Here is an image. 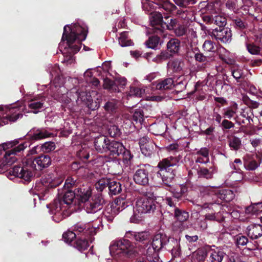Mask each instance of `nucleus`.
Returning <instances> with one entry per match:
<instances>
[{
  "mask_svg": "<svg viewBox=\"0 0 262 262\" xmlns=\"http://www.w3.org/2000/svg\"><path fill=\"white\" fill-rule=\"evenodd\" d=\"M179 161L177 157L172 156L162 159L157 165L159 170L157 172V175L161 177L163 184L167 187L166 189L172 193L171 197L180 201L187 192L188 187L183 184L176 188L172 187L177 173Z\"/></svg>",
  "mask_w": 262,
  "mask_h": 262,
  "instance_id": "1",
  "label": "nucleus"
},
{
  "mask_svg": "<svg viewBox=\"0 0 262 262\" xmlns=\"http://www.w3.org/2000/svg\"><path fill=\"white\" fill-rule=\"evenodd\" d=\"M117 210L122 211L126 209L133 211V214L130 218L132 223L138 224L142 220L143 215L147 213L154 212L157 207V202L153 193H149L144 197L138 199L136 203V206L126 205V202L122 200H116Z\"/></svg>",
  "mask_w": 262,
  "mask_h": 262,
  "instance_id": "2",
  "label": "nucleus"
},
{
  "mask_svg": "<svg viewBox=\"0 0 262 262\" xmlns=\"http://www.w3.org/2000/svg\"><path fill=\"white\" fill-rule=\"evenodd\" d=\"M24 162L26 164L24 166H14L10 168L9 174L29 182L33 177V170H41L48 167L51 164L52 160L49 155L41 154L33 159L28 158Z\"/></svg>",
  "mask_w": 262,
  "mask_h": 262,
  "instance_id": "3",
  "label": "nucleus"
},
{
  "mask_svg": "<svg viewBox=\"0 0 262 262\" xmlns=\"http://www.w3.org/2000/svg\"><path fill=\"white\" fill-rule=\"evenodd\" d=\"M88 31L78 24H74L73 27L65 26L61 38L62 41H67L68 46V55L66 58L67 61L73 59V55L80 49L82 41L86 37Z\"/></svg>",
  "mask_w": 262,
  "mask_h": 262,
  "instance_id": "4",
  "label": "nucleus"
},
{
  "mask_svg": "<svg viewBox=\"0 0 262 262\" xmlns=\"http://www.w3.org/2000/svg\"><path fill=\"white\" fill-rule=\"evenodd\" d=\"M58 195L61 199L55 201L52 204L47 205L50 208V213L54 214L52 216L53 220L56 223H59L71 214V211L69 210L77 197L76 192L73 190L62 191L59 189H58Z\"/></svg>",
  "mask_w": 262,
  "mask_h": 262,
  "instance_id": "5",
  "label": "nucleus"
},
{
  "mask_svg": "<svg viewBox=\"0 0 262 262\" xmlns=\"http://www.w3.org/2000/svg\"><path fill=\"white\" fill-rule=\"evenodd\" d=\"M200 191L206 201L202 205L203 209H210L213 204L220 205L223 201L229 202L235 197L234 192L228 189H217L210 187H201Z\"/></svg>",
  "mask_w": 262,
  "mask_h": 262,
  "instance_id": "6",
  "label": "nucleus"
},
{
  "mask_svg": "<svg viewBox=\"0 0 262 262\" xmlns=\"http://www.w3.org/2000/svg\"><path fill=\"white\" fill-rule=\"evenodd\" d=\"M28 143H19L18 140H14L3 144L5 151L4 156L0 161V173L7 170L8 166L11 165L17 160V156H20L27 147Z\"/></svg>",
  "mask_w": 262,
  "mask_h": 262,
  "instance_id": "7",
  "label": "nucleus"
},
{
  "mask_svg": "<svg viewBox=\"0 0 262 262\" xmlns=\"http://www.w3.org/2000/svg\"><path fill=\"white\" fill-rule=\"evenodd\" d=\"M110 250L122 257L123 259L132 258L138 254L135 246L125 237L114 241L110 246Z\"/></svg>",
  "mask_w": 262,
  "mask_h": 262,
  "instance_id": "8",
  "label": "nucleus"
},
{
  "mask_svg": "<svg viewBox=\"0 0 262 262\" xmlns=\"http://www.w3.org/2000/svg\"><path fill=\"white\" fill-rule=\"evenodd\" d=\"M4 110L0 107V125L3 126L9 122H15L19 117H22L23 115L21 113L20 107H11L7 108L5 113L4 114Z\"/></svg>",
  "mask_w": 262,
  "mask_h": 262,
  "instance_id": "9",
  "label": "nucleus"
},
{
  "mask_svg": "<svg viewBox=\"0 0 262 262\" xmlns=\"http://www.w3.org/2000/svg\"><path fill=\"white\" fill-rule=\"evenodd\" d=\"M149 165H138L133 176V180L136 184L145 186L149 184Z\"/></svg>",
  "mask_w": 262,
  "mask_h": 262,
  "instance_id": "10",
  "label": "nucleus"
},
{
  "mask_svg": "<svg viewBox=\"0 0 262 262\" xmlns=\"http://www.w3.org/2000/svg\"><path fill=\"white\" fill-rule=\"evenodd\" d=\"M104 203V200L101 194L98 193L93 195L91 199L86 201L81 207L88 213H94L100 210L102 208V205Z\"/></svg>",
  "mask_w": 262,
  "mask_h": 262,
  "instance_id": "11",
  "label": "nucleus"
},
{
  "mask_svg": "<svg viewBox=\"0 0 262 262\" xmlns=\"http://www.w3.org/2000/svg\"><path fill=\"white\" fill-rule=\"evenodd\" d=\"M53 133L49 132L46 128H33L31 129L26 135V138L30 142V143L27 142L23 143H28V146H30L31 143L35 141L46 139L47 138L53 137Z\"/></svg>",
  "mask_w": 262,
  "mask_h": 262,
  "instance_id": "12",
  "label": "nucleus"
},
{
  "mask_svg": "<svg viewBox=\"0 0 262 262\" xmlns=\"http://www.w3.org/2000/svg\"><path fill=\"white\" fill-rule=\"evenodd\" d=\"M166 240V235L163 233H158L154 235L151 243L152 248L149 247L147 249V254L151 255L153 253L157 254L164 249V245Z\"/></svg>",
  "mask_w": 262,
  "mask_h": 262,
  "instance_id": "13",
  "label": "nucleus"
},
{
  "mask_svg": "<svg viewBox=\"0 0 262 262\" xmlns=\"http://www.w3.org/2000/svg\"><path fill=\"white\" fill-rule=\"evenodd\" d=\"M210 35L218 41L226 43L231 41L232 34L229 28L221 27L213 29Z\"/></svg>",
  "mask_w": 262,
  "mask_h": 262,
  "instance_id": "14",
  "label": "nucleus"
},
{
  "mask_svg": "<svg viewBox=\"0 0 262 262\" xmlns=\"http://www.w3.org/2000/svg\"><path fill=\"white\" fill-rule=\"evenodd\" d=\"M78 98L92 111L96 110L100 107V99L98 98L93 99L90 93L86 92H80L78 95Z\"/></svg>",
  "mask_w": 262,
  "mask_h": 262,
  "instance_id": "15",
  "label": "nucleus"
},
{
  "mask_svg": "<svg viewBox=\"0 0 262 262\" xmlns=\"http://www.w3.org/2000/svg\"><path fill=\"white\" fill-rule=\"evenodd\" d=\"M124 237L135 241L137 243L146 244L149 242L150 234L148 231L135 232L128 231L125 233Z\"/></svg>",
  "mask_w": 262,
  "mask_h": 262,
  "instance_id": "16",
  "label": "nucleus"
},
{
  "mask_svg": "<svg viewBox=\"0 0 262 262\" xmlns=\"http://www.w3.org/2000/svg\"><path fill=\"white\" fill-rule=\"evenodd\" d=\"M63 180L59 177H53L52 174L45 175L42 177L41 182L45 187V191L47 193L50 189L54 188L58 186Z\"/></svg>",
  "mask_w": 262,
  "mask_h": 262,
  "instance_id": "17",
  "label": "nucleus"
},
{
  "mask_svg": "<svg viewBox=\"0 0 262 262\" xmlns=\"http://www.w3.org/2000/svg\"><path fill=\"white\" fill-rule=\"evenodd\" d=\"M163 17L160 12H155L152 13L150 23L154 27V32L159 35H162L163 33L164 23Z\"/></svg>",
  "mask_w": 262,
  "mask_h": 262,
  "instance_id": "18",
  "label": "nucleus"
},
{
  "mask_svg": "<svg viewBox=\"0 0 262 262\" xmlns=\"http://www.w3.org/2000/svg\"><path fill=\"white\" fill-rule=\"evenodd\" d=\"M94 230L91 227L90 224H83L80 223H78L72 227V230L76 233L77 237H89Z\"/></svg>",
  "mask_w": 262,
  "mask_h": 262,
  "instance_id": "19",
  "label": "nucleus"
},
{
  "mask_svg": "<svg viewBox=\"0 0 262 262\" xmlns=\"http://www.w3.org/2000/svg\"><path fill=\"white\" fill-rule=\"evenodd\" d=\"M124 146L123 144L114 140H110L107 148V152L113 158H117L120 156Z\"/></svg>",
  "mask_w": 262,
  "mask_h": 262,
  "instance_id": "20",
  "label": "nucleus"
},
{
  "mask_svg": "<svg viewBox=\"0 0 262 262\" xmlns=\"http://www.w3.org/2000/svg\"><path fill=\"white\" fill-rule=\"evenodd\" d=\"M46 100V97L43 95L35 96L29 101L28 107L33 110V113L36 114L39 112V110L43 108Z\"/></svg>",
  "mask_w": 262,
  "mask_h": 262,
  "instance_id": "21",
  "label": "nucleus"
},
{
  "mask_svg": "<svg viewBox=\"0 0 262 262\" xmlns=\"http://www.w3.org/2000/svg\"><path fill=\"white\" fill-rule=\"evenodd\" d=\"M76 196L78 200L79 205L82 206L86 201L93 196L92 189L89 187H81L77 189Z\"/></svg>",
  "mask_w": 262,
  "mask_h": 262,
  "instance_id": "22",
  "label": "nucleus"
},
{
  "mask_svg": "<svg viewBox=\"0 0 262 262\" xmlns=\"http://www.w3.org/2000/svg\"><path fill=\"white\" fill-rule=\"evenodd\" d=\"M110 140L104 135L96 137L94 140V146L96 150L100 153L107 152V148Z\"/></svg>",
  "mask_w": 262,
  "mask_h": 262,
  "instance_id": "23",
  "label": "nucleus"
},
{
  "mask_svg": "<svg viewBox=\"0 0 262 262\" xmlns=\"http://www.w3.org/2000/svg\"><path fill=\"white\" fill-rule=\"evenodd\" d=\"M206 249L208 250L207 256L209 262H222L226 255L223 251L218 248L212 249L209 246H207Z\"/></svg>",
  "mask_w": 262,
  "mask_h": 262,
  "instance_id": "24",
  "label": "nucleus"
},
{
  "mask_svg": "<svg viewBox=\"0 0 262 262\" xmlns=\"http://www.w3.org/2000/svg\"><path fill=\"white\" fill-rule=\"evenodd\" d=\"M260 162L261 160L257 155L247 156L244 159V166L248 170H255L260 165Z\"/></svg>",
  "mask_w": 262,
  "mask_h": 262,
  "instance_id": "25",
  "label": "nucleus"
},
{
  "mask_svg": "<svg viewBox=\"0 0 262 262\" xmlns=\"http://www.w3.org/2000/svg\"><path fill=\"white\" fill-rule=\"evenodd\" d=\"M247 234L252 239H256L262 236V225L251 224L247 228Z\"/></svg>",
  "mask_w": 262,
  "mask_h": 262,
  "instance_id": "26",
  "label": "nucleus"
},
{
  "mask_svg": "<svg viewBox=\"0 0 262 262\" xmlns=\"http://www.w3.org/2000/svg\"><path fill=\"white\" fill-rule=\"evenodd\" d=\"M119 101L115 99H110L105 102L103 107L107 114L115 115L119 110Z\"/></svg>",
  "mask_w": 262,
  "mask_h": 262,
  "instance_id": "27",
  "label": "nucleus"
},
{
  "mask_svg": "<svg viewBox=\"0 0 262 262\" xmlns=\"http://www.w3.org/2000/svg\"><path fill=\"white\" fill-rule=\"evenodd\" d=\"M208 251L206 246L199 248L192 253L191 255V261L205 262L208 255Z\"/></svg>",
  "mask_w": 262,
  "mask_h": 262,
  "instance_id": "28",
  "label": "nucleus"
},
{
  "mask_svg": "<svg viewBox=\"0 0 262 262\" xmlns=\"http://www.w3.org/2000/svg\"><path fill=\"white\" fill-rule=\"evenodd\" d=\"M214 170L215 168L213 166L207 168L199 166L196 169L198 177V178H203L207 180L212 179L213 178Z\"/></svg>",
  "mask_w": 262,
  "mask_h": 262,
  "instance_id": "29",
  "label": "nucleus"
},
{
  "mask_svg": "<svg viewBox=\"0 0 262 262\" xmlns=\"http://www.w3.org/2000/svg\"><path fill=\"white\" fill-rule=\"evenodd\" d=\"M232 25L237 30L244 32L248 27V23L246 19L237 16H233L231 18Z\"/></svg>",
  "mask_w": 262,
  "mask_h": 262,
  "instance_id": "30",
  "label": "nucleus"
},
{
  "mask_svg": "<svg viewBox=\"0 0 262 262\" xmlns=\"http://www.w3.org/2000/svg\"><path fill=\"white\" fill-rule=\"evenodd\" d=\"M181 41L179 39L172 38H171L167 43L166 49L171 55L177 54L180 50Z\"/></svg>",
  "mask_w": 262,
  "mask_h": 262,
  "instance_id": "31",
  "label": "nucleus"
},
{
  "mask_svg": "<svg viewBox=\"0 0 262 262\" xmlns=\"http://www.w3.org/2000/svg\"><path fill=\"white\" fill-rule=\"evenodd\" d=\"M88 237H77L76 240L73 242L72 245L80 252L86 250L89 246V242L87 239Z\"/></svg>",
  "mask_w": 262,
  "mask_h": 262,
  "instance_id": "32",
  "label": "nucleus"
},
{
  "mask_svg": "<svg viewBox=\"0 0 262 262\" xmlns=\"http://www.w3.org/2000/svg\"><path fill=\"white\" fill-rule=\"evenodd\" d=\"M193 53L196 61L202 63L205 65L213 60L212 56L204 55V54L200 51L198 48H195Z\"/></svg>",
  "mask_w": 262,
  "mask_h": 262,
  "instance_id": "33",
  "label": "nucleus"
},
{
  "mask_svg": "<svg viewBox=\"0 0 262 262\" xmlns=\"http://www.w3.org/2000/svg\"><path fill=\"white\" fill-rule=\"evenodd\" d=\"M174 86V81L172 78L160 80L156 85V89L159 90H171Z\"/></svg>",
  "mask_w": 262,
  "mask_h": 262,
  "instance_id": "34",
  "label": "nucleus"
},
{
  "mask_svg": "<svg viewBox=\"0 0 262 262\" xmlns=\"http://www.w3.org/2000/svg\"><path fill=\"white\" fill-rule=\"evenodd\" d=\"M173 216L180 224L187 221L189 217V214L185 210L176 208L175 210L173 211Z\"/></svg>",
  "mask_w": 262,
  "mask_h": 262,
  "instance_id": "35",
  "label": "nucleus"
},
{
  "mask_svg": "<svg viewBox=\"0 0 262 262\" xmlns=\"http://www.w3.org/2000/svg\"><path fill=\"white\" fill-rule=\"evenodd\" d=\"M133 115L131 116V119L133 123L142 124L144 121V108L139 107V108L135 109L133 112Z\"/></svg>",
  "mask_w": 262,
  "mask_h": 262,
  "instance_id": "36",
  "label": "nucleus"
},
{
  "mask_svg": "<svg viewBox=\"0 0 262 262\" xmlns=\"http://www.w3.org/2000/svg\"><path fill=\"white\" fill-rule=\"evenodd\" d=\"M237 109V104L233 102L231 106L223 108V117L227 119H231L236 114Z\"/></svg>",
  "mask_w": 262,
  "mask_h": 262,
  "instance_id": "37",
  "label": "nucleus"
},
{
  "mask_svg": "<svg viewBox=\"0 0 262 262\" xmlns=\"http://www.w3.org/2000/svg\"><path fill=\"white\" fill-rule=\"evenodd\" d=\"M229 146L232 150H238L242 146V141L240 138L235 136H227Z\"/></svg>",
  "mask_w": 262,
  "mask_h": 262,
  "instance_id": "38",
  "label": "nucleus"
},
{
  "mask_svg": "<svg viewBox=\"0 0 262 262\" xmlns=\"http://www.w3.org/2000/svg\"><path fill=\"white\" fill-rule=\"evenodd\" d=\"M108 188L109 190V194L111 195L118 194L122 191V187L120 183L111 180Z\"/></svg>",
  "mask_w": 262,
  "mask_h": 262,
  "instance_id": "39",
  "label": "nucleus"
},
{
  "mask_svg": "<svg viewBox=\"0 0 262 262\" xmlns=\"http://www.w3.org/2000/svg\"><path fill=\"white\" fill-rule=\"evenodd\" d=\"M156 144L154 142H149L147 145L140 148L142 154L146 157L151 158L154 155Z\"/></svg>",
  "mask_w": 262,
  "mask_h": 262,
  "instance_id": "40",
  "label": "nucleus"
},
{
  "mask_svg": "<svg viewBox=\"0 0 262 262\" xmlns=\"http://www.w3.org/2000/svg\"><path fill=\"white\" fill-rule=\"evenodd\" d=\"M118 40L119 45L122 47L131 46L134 45L133 41L129 38L128 32L126 31L120 33Z\"/></svg>",
  "mask_w": 262,
  "mask_h": 262,
  "instance_id": "41",
  "label": "nucleus"
},
{
  "mask_svg": "<svg viewBox=\"0 0 262 262\" xmlns=\"http://www.w3.org/2000/svg\"><path fill=\"white\" fill-rule=\"evenodd\" d=\"M103 87L104 89L108 90L111 93H116L119 91L115 82L107 78L103 80Z\"/></svg>",
  "mask_w": 262,
  "mask_h": 262,
  "instance_id": "42",
  "label": "nucleus"
},
{
  "mask_svg": "<svg viewBox=\"0 0 262 262\" xmlns=\"http://www.w3.org/2000/svg\"><path fill=\"white\" fill-rule=\"evenodd\" d=\"M154 3L166 11H171L176 8V6L168 0H154Z\"/></svg>",
  "mask_w": 262,
  "mask_h": 262,
  "instance_id": "43",
  "label": "nucleus"
},
{
  "mask_svg": "<svg viewBox=\"0 0 262 262\" xmlns=\"http://www.w3.org/2000/svg\"><path fill=\"white\" fill-rule=\"evenodd\" d=\"M165 21L163 24L164 27H163V31L165 29L169 30H173L174 28L179 24L178 23V21L176 19L170 18L169 16H167L164 17Z\"/></svg>",
  "mask_w": 262,
  "mask_h": 262,
  "instance_id": "44",
  "label": "nucleus"
},
{
  "mask_svg": "<svg viewBox=\"0 0 262 262\" xmlns=\"http://www.w3.org/2000/svg\"><path fill=\"white\" fill-rule=\"evenodd\" d=\"M246 47L248 52L254 55H259L261 53V48L253 42H246Z\"/></svg>",
  "mask_w": 262,
  "mask_h": 262,
  "instance_id": "45",
  "label": "nucleus"
},
{
  "mask_svg": "<svg viewBox=\"0 0 262 262\" xmlns=\"http://www.w3.org/2000/svg\"><path fill=\"white\" fill-rule=\"evenodd\" d=\"M158 34L152 35L148 38L145 42L147 48L155 49L159 43L161 44L160 42V37L158 36Z\"/></svg>",
  "mask_w": 262,
  "mask_h": 262,
  "instance_id": "46",
  "label": "nucleus"
},
{
  "mask_svg": "<svg viewBox=\"0 0 262 262\" xmlns=\"http://www.w3.org/2000/svg\"><path fill=\"white\" fill-rule=\"evenodd\" d=\"M180 242V238L178 239L174 237H168L166 235V240L164 249L169 252L174 248V246H177Z\"/></svg>",
  "mask_w": 262,
  "mask_h": 262,
  "instance_id": "47",
  "label": "nucleus"
},
{
  "mask_svg": "<svg viewBox=\"0 0 262 262\" xmlns=\"http://www.w3.org/2000/svg\"><path fill=\"white\" fill-rule=\"evenodd\" d=\"M122 158L123 163L126 165H129L131 163V161L133 159L134 156L131 154L129 150L126 149L125 147L124 149L122 150L121 155Z\"/></svg>",
  "mask_w": 262,
  "mask_h": 262,
  "instance_id": "48",
  "label": "nucleus"
},
{
  "mask_svg": "<svg viewBox=\"0 0 262 262\" xmlns=\"http://www.w3.org/2000/svg\"><path fill=\"white\" fill-rule=\"evenodd\" d=\"M76 180L72 177H68L65 181L64 184L60 190H73V188L76 186Z\"/></svg>",
  "mask_w": 262,
  "mask_h": 262,
  "instance_id": "49",
  "label": "nucleus"
},
{
  "mask_svg": "<svg viewBox=\"0 0 262 262\" xmlns=\"http://www.w3.org/2000/svg\"><path fill=\"white\" fill-rule=\"evenodd\" d=\"M168 66L172 69L173 72H178L182 70L183 61L182 59L176 58L169 62Z\"/></svg>",
  "mask_w": 262,
  "mask_h": 262,
  "instance_id": "50",
  "label": "nucleus"
},
{
  "mask_svg": "<svg viewBox=\"0 0 262 262\" xmlns=\"http://www.w3.org/2000/svg\"><path fill=\"white\" fill-rule=\"evenodd\" d=\"M62 238L64 242L72 245L73 244L72 243H73V239H75L76 240L77 238L76 233H75L73 230H68L63 233Z\"/></svg>",
  "mask_w": 262,
  "mask_h": 262,
  "instance_id": "51",
  "label": "nucleus"
},
{
  "mask_svg": "<svg viewBox=\"0 0 262 262\" xmlns=\"http://www.w3.org/2000/svg\"><path fill=\"white\" fill-rule=\"evenodd\" d=\"M110 181V179L106 178L100 179L95 184L96 189L99 191H102L104 188L108 187Z\"/></svg>",
  "mask_w": 262,
  "mask_h": 262,
  "instance_id": "52",
  "label": "nucleus"
},
{
  "mask_svg": "<svg viewBox=\"0 0 262 262\" xmlns=\"http://www.w3.org/2000/svg\"><path fill=\"white\" fill-rule=\"evenodd\" d=\"M176 5L182 8H189L196 3V0H173Z\"/></svg>",
  "mask_w": 262,
  "mask_h": 262,
  "instance_id": "53",
  "label": "nucleus"
},
{
  "mask_svg": "<svg viewBox=\"0 0 262 262\" xmlns=\"http://www.w3.org/2000/svg\"><path fill=\"white\" fill-rule=\"evenodd\" d=\"M166 204L171 208V211H174L176 208H179L178 205H180L179 200L170 196L166 197L165 199Z\"/></svg>",
  "mask_w": 262,
  "mask_h": 262,
  "instance_id": "54",
  "label": "nucleus"
},
{
  "mask_svg": "<svg viewBox=\"0 0 262 262\" xmlns=\"http://www.w3.org/2000/svg\"><path fill=\"white\" fill-rule=\"evenodd\" d=\"M173 31L177 36L181 37L186 34L187 28L185 25L179 24Z\"/></svg>",
  "mask_w": 262,
  "mask_h": 262,
  "instance_id": "55",
  "label": "nucleus"
},
{
  "mask_svg": "<svg viewBox=\"0 0 262 262\" xmlns=\"http://www.w3.org/2000/svg\"><path fill=\"white\" fill-rule=\"evenodd\" d=\"M108 132L110 136L113 138L119 137L122 134L120 129L115 125L110 126L108 129Z\"/></svg>",
  "mask_w": 262,
  "mask_h": 262,
  "instance_id": "56",
  "label": "nucleus"
},
{
  "mask_svg": "<svg viewBox=\"0 0 262 262\" xmlns=\"http://www.w3.org/2000/svg\"><path fill=\"white\" fill-rule=\"evenodd\" d=\"M56 148L55 144L54 142H46L41 146V149L43 152L48 153L53 151Z\"/></svg>",
  "mask_w": 262,
  "mask_h": 262,
  "instance_id": "57",
  "label": "nucleus"
},
{
  "mask_svg": "<svg viewBox=\"0 0 262 262\" xmlns=\"http://www.w3.org/2000/svg\"><path fill=\"white\" fill-rule=\"evenodd\" d=\"M234 124L228 119L223 120L221 124L222 129L224 133H227L229 129L234 127Z\"/></svg>",
  "mask_w": 262,
  "mask_h": 262,
  "instance_id": "58",
  "label": "nucleus"
},
{
  "mask_svg": "<svg viewBox=\"0 0 262 262\" xmlns=\"http://www.w3.org/2000/svg\"><path fill=\"white\" fill-rule=\"evenodd\" d=\"M145 93V90L136 86H131L129 94L130 96L141 97Z\"/></svg>",
  "mask_w": 262,
  "mask_h": 262,
  "instance_id": "59",
  "label": "nucleus"
},
{
  "mask_svg": "<svg viewBox=\"0 0 262 262\" xmlns=\"http://www.w3.org/2000/svg\"><path fill=\"white\" fill-rule=\"evenodd\" d=\"M237 1L233 0H227L225 3L226 8L237 13L238 11V8L237 6Z\"/></svg>",
  "mask_w": 262,
  "mask_h": 262,
  "instance_id": "60",
  "label": "nucleus"
},
{
  "mask_svg": "<svg viewBox=\"0 0 262 262\" xmlns=\"http://www.w3.org/2000/svg\"><path fill=\"white\" fill-rule=\"evenodd\" d=\"M236 244L239 247L244 246L248 244V238L245 235L239 234L236 236Z\"/></svg>",
  "mask_w": 262,
  "mask_h": 262,
  "instance_id": "61",
  "label": "nucleus"
},
{
  "mask_svg": "<svg viewBox=\"0 0 262 262\" xmlns=\"http://www.w3.org/2000/svg\"><path fill=\"white\" fill-rule=\"evenodd\" d=\"M243 101L244 102L245 104H246L247 105H248L250 108H257L258 107L259 105V103L256 101L251 100L249 97L246 96L244 97L243 98Z\"/></svg>",
  "mask_w": 262,
  "mask_h": 262,
  "instance_id": "62",
  "label": "nucleus"
},
{
  "mask_svg": "<svg viewBox=\"0 0 262 262\" xmlns=\"http://www.w3.org/2000/svg\"><path fill=\"white\" fill-rule=\"evenodd\" d=\"M203 48L205 51L207 52H215L216 50L213 42L208 40L205 41Z\"/></svg>",
  "mask_w": 262,
  "mask_h": 262,
  "instance_id": "63",
  "label": "nucleus"
},
{
  "mask_svg": "<svg viewBox=\"0 0 262 262\" xmlns=\"http://www.w3.org/2000/svg\"><path fill=\"white\" fill-rule=\"evenodd\" d=\"M92 246L89 251L86 253L85 256L88 259V262H97L98 260V256L94 253Z\"/></svg>",
  "mask_w": 262,
  "mask_h": 262,
  "instance_id": "64",
  "label": "nucleus"
}]
</instances>
